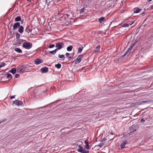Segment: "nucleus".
Masks as SVG:
<instances>
[{"mask_svg": "<svg viewBox=\"0 0 153 153\" xmlns=\"http://www.w3.org/2000/svg\"><path fill=\"white\" fill-rule=\"evenodd\" d=\"M64 47V45L63 43L62 42H59L56 44L55 47L56 48V49L58 50H60Z\"/></svg>", "mask_w": 153, "mask_h": 153, "instance_id": "obj_1", "label": "nucleus"}, {"mask_svg": "<svg viewBox=\"0 0 153 153\" xmlns=\"http://www.w3.org/2000/svg\"><path fill=\"white\" fill-rule=\"evenodd\" d=\"M32 46L31 44H30L29 42H25L23 43L22 45V47L26 49H29Z\"/></svg>", "mask_w": 153, "mask_h": 153, "instance_id": "obj_2", "label": "nucleus"}, {"mask_svg": "<svg viewBox=\"0 0 153 153\" xmlns=\"http://www.w3.org/2000/svg\"><path fill=\"white\" fill-rule=\"evenodd\" d=\"M83 56L82 54L78 56L75 61V63L76 64L79 63L83 59Z\"/></svg>", "mask_w": 153, "mask_h": 153, "instance_id": "obj_3", "label": "nucleus"}, {"mask_svg": "<svg viewBox=\"0 0 153 153\" xmlns=\"http://www.w3.org/2000/svg\"><path fill=\"white\" fill-rule=\"evenodd\" d=\"M137 130V128L136 126L134 125H132L130 128V134H132L134 132L136 131Z\"/></svg>", "mask_w": 153, "mask_h": 153, "instance_id": "obj_4", "label": "nucleus"}, {"mask_svg": "<svg viewBox=\"0 0 153 153\" xmlns=\"http://www.w3.org/2000/svg\"><path fill=\"white\" fill-rule=\"evenodd\" d=\"M20 23L19 22H17L14 23L13 25V29L14 30H16L18 27L20 26Z\"/></svg>", "mask_w": 153, "mask_h": 153, "instance_id": "obj_5", "label": "nucleus"}, {"mask_svg": "<svg viewBox=\"0 0 153 153\" xmlns=\"http://www.w3.org/2000/svg\"><path fill=\"white\" fill-rule=\"evenodd\" d=\"M13 103L15 104L18 106L22 105L23 104L22 102L19 100H16L13 102Z\"/></svg>", "mask_w": 153, "mask_h": 153, "instance_id": "obj_6", "label": "nucleus"}, {"mask_svg": "<svg viewBox=\"0 0 153 153\" xmlns=\"http://www.w3.org/2000/svg\"><path fill=\"white\" fill-rule=\"evenodd\" d=\"M43 62V61L40 59H36L35 61V64L36 65H38Z\"/></svg>", "mask_w": 153, "mask_h": 153, "instance_id": "obj_7", "label": "nucleus"}, {"mask_svg": "<svg viewBox=\"0 0 153 153\" xmlns=\"http://www.w3.org/2000/svg\"><path fill=\"white\" fill-rule=\"evenodd\" d=\"M16 41L17 44L20 45L23 42H25L26 40L22 39H18L16 40Z\"/></svg>", "mask_w": 153, "mask_h": 153, "instance_id": "obj_8", "label": "nucleus"}, {"mask_svg": "<svg viewBox=\"0 0 153 153\" xmlns=\"http://www.w3.org/2000/svg\"><path fill=\"white\" fill-rule=\"evenodd\" d=\"M41 70L43 73H47L48 71V68L47 67L42 68Z\"/></svg>", "mask_w": 153, "mask_h": 153, "instance_id": "obj_9", "label": "nucleus"}, {"mask_svg": "<svg viewBox=\"0 0 153 153\" xmlns=\"http://www.w3.org/2000/svg\"><path fill=\"white\" fill-rule=\"evenodd\" d=\"M127 143V141L126 140L123 141L120 145V147L122 149L124 147L125 145Z\"/></svg>", "mask_w": 153, "mask_h": 153, "instance_id": "obj_10", "label": "nucleus"}, {"mask_svg": "<svg viewBox=\"0 0 153 153\" xmlns=\"http://www.w3.org/2000/svg\"><path fill=\"white\" fill-rule=\"evenodd\" d=\"M142 104L144 103H152L153 102V100H147V101H142Z\"/></svg>", "mask_w": 153, "mask_h": 153, "instance_id": "obj_11", "label": "nucleus"}, {"mask_svg": "<svg viewBox=\"0 0 153 153\" xmlns=\"http://www.w3.org/2000/svg\"><path fill=\"white\" fill-rule=\"evenodd\" d=\"M24 30V27L22 26H21L19 27L18 30L19 32L20 33H23Z\"/></svg>", "mask_w": 153, "mask_h": 153, "instance_id": "obj_12", "label": "nucleus"}, {"mask_svg": "<svg viewBox=\"0 0 153 153\" xmlns=\"http://www.w3.org/2000/svg\"><path fill=\"white\" fill-rule=\"evenodd\" d=\"M16 71V68H13L10 71V72L13 74H15Z\"/></svg>", "mask_w": 153, "mask_h": 153, "instance_id": "obj_13", "label": "nucleus"}, {"mask_svg": "<svg viewBox=\"0 0 153 153\" xmlns=\"http://www.w3.org/2000/svg\"><path fill=\"white\" fill-rule=\"evenodd\" d=\"M133 23V22L131 24H124L122 26L123 27H128L129 25H131Z\"/></svg>", "mask_w": 153, "mask_h": 153, "instance_id": "obj_14", "label": "nucleus"}, {"mask_svg": "<svg viewBox=\"0 0 153 153\" xmlns=\"http://www.w3.org/2000/svg\"><path fill=\"white\" fill-rule=\"evenodd\" d=\"M131 47H129L128 49H127V50L126 51V52H125V53L124 54V55L123 56V57L124 56H125L126 54L128 52L131 51L132 49H131Z\"/></svg>", "mask_w": 153, "mask_h": 153, "instance_id": "obj_15", "label": "nucleus"}, {"mask_svg": "<svg viewBox=\"0 0 153 153\" xmlns=\"http://www.w3.org/2000/svg\"><path fill=\"white\" fill-rule=\"evenodd\" d=\"M100 48V46H97L96 47V50H95L94 52L93 53H95L97 52H98L99 51Z\"/></svg>", "mask_w": 153, "mask_h": 153, "instance_id": "obj_16", "label": "nucleus"}, {"mask_svg": "<svg viewBox=\"0 0 153 153\" xmlns=\"http://www.w3.org/2000/svg\"><path fill=\"white\" fill-rule=\"evenodd\" d=\"M21 17L20 16H17L15 19V22H18L21 21Z\"/></svg>", "mask_w": 153, "mask_h": 153, "instance_id": "obj_17", "label": "nucleus"}, {"mask_svg": "<svg viewBox=\"0 0 153 153\" xmlns=\"http://www.w3.org/2000/svg\"><path fill=\"white\" fill-rule=\"evenodd\" d=\"M79 149L77 150L78 152H83V151L84 149H83V148L82 147L80 146H79Z\"/></svg>", "mask_w": 153, "mask_h": 153, "instance_id": "obj_18", "label": "nucleus"}, {"mask_svg": "<svg viewBox=\"0 0 153 153\" xmlns=\"http://www.w3.org/2000/svg\"><path fill=\"white\" fill-rule=\"evenodd\" d=\"M57 51H58L56 49H55L53 51H50L49 53L52 55H54L56 53Z\"/></svg>", "mask_w": 153, "mask_h": 153, "instance_id": "obj_19", "label": "nucleus"}, {"mask_svg": "<svg viewBox=\"0 0 153 153\" xmlns=\"http://www.w3.org/2000/svg\"><path fill=\"white\" fill-rule=\"evenodd\" d=\"M100 23H102L104 21L105 18L103 17H101L98 19Z\"/></svg>", "mask_w": 153, "mask_h": 153, "instance_id": "obj_20", "label": "nucleus"}, {"mask_svg": "<svg viewBox=\"0 0 153 153\" xmlns=\"http://www.w3.org/2000/svg\"><path fill=\"white\" fill-rule=\"evenodd\" d=\"M16 51L18 53H21L22 52V50L19 48H16L15 49Z\"/></svg>", "mask_w": 153, "mask_h": 153, "instance_id": "obj_21", "label": "nucleus"}, {"mask_svg": "<svg viewBox=\"0 0 153 153\" xmlns=\"http://www.w3.org/2000/svg\"><path fill=\"white\" fill-rule=\"evenodd\" d=\"M73 48V46L71 45L68 46L67 48V50L68 51H72Z\"/></svg>", "mask_w": 153, "mask_h": 153, "instance_id": "obj_22", "label": "nucleus"}, {"mask_svg": "<svg viewBox=\"0 0 153 153\" xmlns=\"http://www.w3.org/2000/svg\"><path fill=\"white\" fill-rule=\"evenodd\" d=\"M83 47L82 46H81V47L79 48H78V50L77 53H80L81 52L82 50H83Z\"/></svg>", "mask_w": 153, "mask_h": 153, "instance_id": "obj_23", "label": "nucleus"}, {"mask_svg": "<svg viewBox=\"0 0 153 153\" xmlns=\"http://www.w3.org/2000/svg\"><path fill=\"white\" fill-rule=\"evenodd\" d=\"M12 75L9 74V73H7V78L8 79H10L12 78Z\"/></svg>", "mask_w": 153, "mask_h": 153, "instance_id": "obj_24", "label": "nucleus"}, {"mask_svg": "<svg viewBox=\"0 0 153 153\" xmlns=\"http://www.w3.org/2000/svg\"><path fill=\"white\" fill-rule=\"evenodd\" d=\"M61 65L60 63H58L55 65V67L59 69L61 67Z\"/></svg>", "mask_w": 153, "mask_h": 153, "instance_id": "obj_25", "label": "nucleus"}, {"mask_svg": "<svg viewBox=\"0 0 153 153\" xmlns=\"http://www.w3.org/2000/svg\"><path fill=\"white\" fill-rule=\"evenodd\" d=\"M140 9L139 8H135L134 10V13H137L139 12Z\"/></svg>", "mask_w": 153, "mask_h": 153, "instance_id": "obj_26", "label": "nucleus"}, {"mask_svg": "<svg viewBox=\"0 0 153 153\" xmlns=\"http://www.w3.org/2000/svg\"><path fill=\"white\" fill-rule=\"evenodd\" d=\"M135 105H140L141 104H143L142 101H139L136 102L135 103Z\"/></svg>", "mask_w": 153, "mask_h": 153, "instance_id": "obj_27", "label": "nucleus"}, {"mask_svg": "<svg viewBox=\"0 0 153 153\" xmlns=\"http://www.w3.org/2000/svg\"><path fill=\"white\" fill-rule=\"evenodd\" d=\"M22 68L21 67V68H18L17 71L18 72L20 73L21 72L22 70Z\"/></svg>", "mask_w": 153, "mask_h": 153, "instance_id": "obj_28", "label": "nucleus"}, {"mask_svg": "<svg viewBox=\"0 0 153 153\" xmlns=\"http://www.w3.org/2000/svg\"><path fill=\"white\" fill-rule=\"evenodd\" d=\"M70 16V15H69V14H65L64 15V17H67V18H69L70 19H71V18H70L69 17V16Z\"/></svg>", "mask_w": 153, "mask_h": 153, "instance_id": "obj_29", "label": "nucleus"}, {"mask_svg": "<svg viewBox=\"0 0 153 153\" xmlns=\"http://www.w3.org/2000/svg\"><path fill=\"white\" fill-rule=\"evenodd\" d=\"M84 7L80 10V14H82L84 12V10H85V9H84Z\"/></svg>", "mask_w": 153, "mask_h": 153, "instance_id": "obj_30", "label": "nucleus"}, {"mask_svg": "<svg viewBox=\"0 0 153 153\" xmlns=\"http://www.w3.org/2000/svg\"><path fill=\"white\" fill-rule=\"evenodd\" d=\"M104 145V143L103 142H102L99 144L98 146H100V147H101L103 146Z\"/></svg>", "mask_w": 153, "mask_h": 153, "instance_id": "obj_31", "label": "nucleus"}, {"mask_svg": "<svg viewBox=\"0 0 153 153\" xmlns=\"http://www.w3.org/2000/svg\"><path fill=\"white\" fill-rule=\"evenodd\" d=\"M32 30V29H29L28 30L26 29L25 31L26 32H27L28 33H29L31 32V31Z\"/></svg>", "mask_w": 153, "mask_h": 153, "instance_id": "obj_32", "label": "nucleus"}, {"mask_svg": "<svg viewBox=\"0 0 153 153\" xmlns=\"http://www.w3.org/2000/svg\"><path fill=\"white\" fill-rule=\"evenodd\" d=\"M85 148L86 149H88L89 148V146L88 144H86L85 146Z\"/></svg>", "mask_w": 153, "mask_h": 153, "instance_id": "obj_33", "label": "nucleus"}, {"mask_svg": "<svg viewBox=\"0 0 153 153\" xmlns=\"http://www.w3.org/2000/svg\"><path fill=\"white\" fill-rule=\"evenodd\" d=\"M65 57V55H59V57L60 58H63Z\"/></svg>", "mask_w": 153, "mask_h": 153, "instance_id": "obj_34", "label": "nucleus"}, {"mask_svg": "<svg viewBox=\"0 0 153 153\" xmlns=\"http://www.w3.org/2000/svg\"><path fill=\"white\" fill-rule=\"evenodd\" d=\"M54 46L55 45L54 44L50 45H49V48H52L54 47Z\"/></svg>", "mask_w": 153, "mask_h": 153, "instance_id": "obj_35", "label": "nucleus"}, {"mask_svg": "<svg viewBox=\"0 0 153 153\" xmlns=\"http://www.w3.org/2000/svg\"><path fill=\"white\" fill-rule=\"evenodd\" d=\"M16 37L17 38H19L20 37L19 34L18 33H17L16 34Z\"/></svg>", "mask_w": 153, "mask_h": 153, "instance_id": "obj_36", "label": "nucleus"}, {"mask_svg": "<svg viewBox=\"0 0 153 153\" xmlns=\"http://www.w3.org/2000/svg\"><path fill=\"white\" fill-rule=\"evenodd\" d=\"M82 153H88L89 151H87L85 150V149H84L83 151V152H82Z\"/></svg>", "mask_w": 153, "mask_h": 153, "instance_id": "obj_37", "label": "nucleus"}, {"mask_svg": "<svg viewBox=\"0 0 153 153\" xmlns=\"http://www.w3.org/2000/svg\"><path fill=\"white\" fill-rule=\"evenodd\" d=\"M5 64L4 63H2L0 65V68H1L2 67H4L5 65Z\"/></svg>", "mask_w": 153, "mask_h": 153, "instance_id": "obj_38", "label": "nucleus"}, {"mask_svg": "<svg viewBox=\"0 0 153 153\" xmlns=\"http://www.w3.org/2000/svg\"><path fill=\"white\" fill-rule=\"evenodd\" d=\"M20 75L19 74H16L15 76V78H17L19 77Z\"/></svg>", "mask_w": 153, "mask_h": 153, "instance_id": "obj_39", "label": "nucleus"}, {"mask_svg": "<svg viewBox=\"0 0 153 153\" xmlns=\"http://www.w3.org/2000/svg\"><path fill=\"white\" fill-rule=\"evenodd\" d=\"M6 120V119H4L3 120H2V121H0V125L1 124V123H2L3 122H5Z\"/></svg>", "mask_w": 153, "mask_h": 153, "instance_id": "obj_40", "label": "nucleus"}, {"mask_svg": "<svg viewBox=\"0 0 153 153\" xmlns=\"http://www.w3.org/2000/svg\"><path fill=\"white\" fill-rule=\"evenodd\" d=\"M135 44L136 43H134L129 47H131V49H132V48L135 45Z\"/></svg>", "mask_w": 153, "mask_h": 153, "instance_id": "obj_41", "label": "nucleus"}, {"mask_svg": "<svg viewBox=\"0 0 153 153\" xmlns=\"http://www.w3.org/2000/svg\"><path fill=\"white\" fill-rule=\"evenodd\" d=\"M85 143L86 144H88V141L87 140H86L85 141Z\"/></svg>", "mask_w": 153, "mask_h": 153, "instance_id": "obj_42", "label": "nucleus"}, {"mask_svg": "<svg viewBox=\"0 0 153 153\" xmlns=\"http://www.w3.org/2000/svg\"><path fill=\"white\" fill-rule=\"evenodd\" d=\"M15 97V96L14 95H13V96H12L10 97V98L11 99H12L14 98Z\"/></svg>", "mask_w": 153, "mask_h": 153, "instance_id": "obj_43", "label": "nucleus"}, {"mask_svg": "<svg viewBox=\"0 0 153 153\" xmlns=\"http://www.w3.org/2000/svg\"><path fill=\"white\" fill-rule=\"evenodd\" d=\"M145 122V120H144L143 119H141V122L142 123H143Z\"/></svg>", "mask_w": 153, "mask_h": 153, "instance_id": "obj_44", "label": "nucleus"}, {"mask_svg": "<svg viewBox=\"0 0 153 153\" xmlns=\"http://www.w3.org/2000/svg\"><path fill=\"white\" fill-rule=\"evenodd\" d=\"M65 55L67 57V56H68L70 55V53H66L65 54Z\"/></svg>", "mask_w": 153, "mask_h": 153, "instance_id": "obj_45", "label": "nucleus"}, {"mask_svg": "<svg viewBox=\"0 0 153 153\" xmlns=\"http://www.w3.org/2000/svg\"><path fill=\"white\" fill-rule=\"evenodd\" d=\"M63 18H64V19H65L66 20H67V19H68V18H67V17H66V16H65V17H64V15L63 16Z\"/></svg>", "mask_w": 153, "mask_h": 153, "instance_id": "obj_46", "label": "nucleus"}, {"mask_svg": "<svg viewBox=\"0 0 153 153\" xmlns=\"http://www.w3.org/2000/svg\"><path fill=\"white\" fill-rule=\"evenodd\" d=\"M148 0V1L149 2L151 1L152 0Z\"/></svg>", "mask_w": 153, "mask_h": 153, "instance_id": "obj_47", "label": "nucleus"}, {"mask_svg": "<svg viewBox=\"0 0 153 153\" xmlns=\"http://www.w3.org/2000/svg\"><path fill=\"white\" fill-rule=\"evenodd\" d=\"M48 7H51L49 6V4H47Z\"/></svg>", "mask_w": 153, "mask_h": 153, "instance_id": "obj_48", "label": "nucleus"}, {"mask_svg": "<svg viewBox=\"0 0 153 153\" xmlns=\"http://www.w3.org/2000/svg\"><path fill=\"white\" fill-rule=\"evenodd\" d=\"M110 134L111 135H113V133H111Z\"/></svg>", "mask_w": 153, "mask_h": 153, "instance_id": "obj_49", "label": "nucleus"}, {"mask_svg": "<svg viewBox=\"0 0 153 153\" xmlns=\"http://www.w3.org/2000/svg\"><path fill=\"white\" fill-rule=\"evenodd\" d=\"M68 57L69 58H71V56H69Z\"/></svg>", "mask_w": 153, "mask_h": 153, "instance_id": "obj_50", "label": "nucleus"}, {"mask_svg": "<svg viewBox=\"0 0 153 153\" xmlns=\"http://www.w3.org/2000/svg\"><path fill=\"white\" fill-rule=\"evenodd\" d=\"M114 137L112 139H111V140H112L114 139Z\"/></svg>", "mask_w": 153, "mask_h": 153, "instance_id": "obj_51", "label": "nucleus"}, {"mask_svg": "<svg viewBox=\"0 0 153 153\" xmlns=\"http://www.w3.org/2000/svg\"><path fill=\"white\" fill-rule=\"evenodd\" d=\"M12 26V24L10 26Z\"/></svg>", "mask_w": 153, "mask_h": 153, "instance_id": "obj_52", "label": "nucleus"}, {"mask_svg": "<svg viewBox=\"0 0 153 153\" xmlns=\"http://www.w3.org/2000/svg\"><path fill=\"white\" fill-rule=\"evenodd\" d=\"M146 19L144 20V21H146Z\"/></svg>", "mask_w": 153, "mask_h": 153, "instance_id": "obj_53", "label": "nucleus"}, {"mask_svg": "<svg viewBox=\"0 0 153 153\" xmlns=\"http://www.w3.org/2000/svg\"><path fill=\"white\" fill-rule=\"evenodd\" d=\"M46 1H47V0H46Z\"/></svg>", "mask_w": 153, "mask_h": 153, "instance_id": "obj_54", "label": "nucleus"}]
</instances>
